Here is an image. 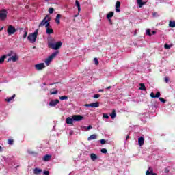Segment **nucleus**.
Segmentation results:
<instances>
[{"label":"nucleus","mask_w":175,"mask_h":175,"mask_svg":"<svg viewBox=\"0 0 175 175\" xmlns=\"http://www.w3.org/2000/svg\"><path fill=\"white\" fill-rule=\"evenodd\" d=\"M17 31H24V28L21 27L18 29H16L12 25H8V27L7 29V32L8 35H14V33H16V32H17Z\"/></svg>","instance_id":"f257e3e1"},{"label":"nucleus","mask_w":175,"mask_h":175,"mask_svg":"<svg viewBox=\"0 0 175 175\" xmlns=\"http://www.w3.org/2000/svg\"><path fill=\"white\" fill-rule=\"evenodd\" d=\"M38 33V30H36L34 33L29 34L27 39L30 41V43H35L36 42Z\"/></svg>","instance_id":"f03ea898"},{"label":"nucleus","mask_w":175,"mask_h":175,"mask_svg":"<svg viewBox=\"0 0 175 175\" xmlns=\"http://www.w3.org/2000/svg\"><path fill=\"white\" fill-rule=\"evenodd\" d=\"M58 54H59V51H56L54 53H53L49 57H48V58L45 60L46 64H47V65L49 64L50 62H51V61H53V59H54V58H55V57H57V55H58Z\"/></svg>","instance_id":"7ed1b4c3"},{"label":"nucleus","mask_w":175,"mask_h":175,"mask_svg":"<svg viewBox=\"0 0 175 175\" xmlns=\"http://www.w3.org/2000/svg\"><path fill=\"white\" fill-rule=\"evenodd\" d=\"M8 18V11L5 9H3L0 11V20L3 21Z\"/></svg>","instance_id":"20e7f679"},{"label":"nucleus","mask_w":175,"mask_h":175,"mask_svg":"<svg viewBox=\"0 0 175 175\" xmlns=\"http://www.w3.org/2000/svg\"><path fill=\"white\" fill-rule=\"evenodd\" d=\"M61 47H62V42L61 41H58L55 44L51 45V49L53 50H59Z\"/></svg>","instance_id":"39448f33"},{"label":"nucleus","mask_w":175,"mask_h":175,"mask_svg":"<svg viewBox=\"0 0 175 175\" xmlns=\"http://www.w3.org/2000/svg\"><path fill=\"white\" fill-rule=\"evenodd\" d=\"M49 18H50V15H46L44 19L41 21V23L39 24L38 27L40 28V27H44L46 24H47V22L49 21Z\"/></svg>","instance_id":"423d86ee"},{"label":"nucleus","mask_w":175,"mask_h":175,"mask_svg":"<svg viewBox=\"0 0 175 175\" xmlns=\"http://www.w3.org/2000/svg\"><path fill=\"white\" fill-rule=\"evenodd\" d=\"M72 118L74 121L77 122H79V121H82V120H84V117L81 115H73Z\"/></svg>","instance_id":"0eeeda50"},{"label":"nucleus","mask_w":175,"mask_h":175,"mask_svg":"<svg viewBox=\"0 0 175 175\" xmlns=\"http://www.w3.org/2000/svg\"><path fill=\"white\" fill-rule=\"evenodd\" d=\"M58 103H59V99L51 100L49 102V106H51V107H55V106H57V105H58Z\"/></svg>","instance_id":"6e6552de"},{"label":"nucleus","mask_w":175,"mask_h":175,"mask_svg":"<svg viewBox=\"0 0 175 175\" xmlns=\"http://www.w3.org/2000/svg\"><path fill=\"white\" fill-rule=\"evenodd\" d=\"M35 68L36 70H42V69H44V68H46V66L44 65V63H40L38 64H36Z\"/></svg>","instance_id":"1a4fd4ad"},{"label":"nucleus","mask_w":175,"mask_h":175,"mask_svg":"<svg viewBox=\"0 0 175 175\" xmlns=\"http://www.w3.org/2000/svg\"><path fill=\"white\" fill-rule=\"evenodd\" d=\"M85 106L86 107H99V103L96 102L91 104H85Z\"/></svg>","instance_id":"9d476101"},{"label":"nucleus","mask_w":175,"mask_h":175,"mask_svg":"<svg viewBox=\"0 0 175 175\" xmlns=\"http://www.w3.org/2000/svg\"><path fill=\"white\" fill-rule=\"evenodd\" d=\"M73 116H72V118L70 117H68L66 119V123L68 124V125H73Z\"/></svg>","instance_id":"9b49d317"},{"label":"nucleus","mask_w":175,"mask_h":175,"mask_svg":"<svg viewBox=\"0 0 175 175\" xmlns=\"http://www.w3.org/2000/svg\"><path fill=\"white\" fill-rule=\"evenodd\" d=\"M57 42L55 41V39L54 38H49L48 39V47L51 49V44H55Z\"/></svg>","instance_id":"f8f14e48"},{"label":"nucleus","mask_w":175,"mask_h":175,"mask_svg":"<svg viewBox=\"0 0 175 175\" xmlns=\"http://www.w3.org/2000/svg\"><path fill=\"white\" fill-rule=\"evenodd\" d=\"M13 61V62H16V61H18V57L17 55L12 56L11 57L8 59V62Z\"/></svg>","instance_id":"ddd939ff"},{"label":"nucleus","mask_w":175,"mask_h":175,"mask_svg":"<svg viewBox=\"0 0 175 175\" xmlns=\"http://www.w3.org/2000/svg\"><path fill=\"white\" fill-rule=\"evenodd\" d=\"M42 170L40 168L36 167L33 169V174L35 175H39L40 173H42Z\"/></svg>","instance_id":"4468645a"},{"label":"nucleus","mask_w":175,"mask_h":175,"mask_svg":"<svg viewBox=\"0 0 175 175\" xmlns=\"http://www.w3.org/2000/svg\"><path fill=\"white\" fill-rule=\"evenodd\" d=\"M51 159V155L50 154H46L42 158V161H44V162H49V161H50Z\"/></svg>","instance_id":"2eb2a0df"},{"label":"nucleus","mask_w":175,"mask_h":175,"mask_svg":"<svg viewBox=\"0 0 175 175\" xmlns=\"http://www.w3.org/2000/svg\"><path fill=\"white\" fill-rule=\"evenodd\" d=\"M138 144L139 146H143V144H144V137H140L138 139Z\"/></svg>","instance_id":"dca6fc26"},{"label":"nucleus","mask_w":175,"mask_h":175,"mask_svg":"<svg viewBox=\"0 0 175 175\" xmlns=\"http://www.w3.org/2000/svg\"><path fill=\"white\" fill-rule=\"evenodd\" d=\"M137 3L139 8H143L144 5H146V2H143L142 0H137Z\"/></svg>","instance_id":"f3484780"},{"label":"nucleus","mask_w":175,"mask_h":175,"mask_svg":"<svg viewBox=\"0 0 175 175\" xmlns=\"http://www.w3.org/2000/svg\"><path fill=\"white\" fill-rule=\"evenodd\" d=\"M152 173H154V170L152 167H149L148 170H147L146 172V175H151Z\"/></svg>","instance_id":"a211bd4d"},{"label":"nucleus","mask_w":175,"mask_h":175,"mask_svg":"<svg viewBox=\"0 0 175 175\" xmlns=\"http://www.w3.org/2000/svg\"><path fill=\"white\" fill-rule=\"evenodd\" d=\"M62 17V15L58 14L57 16H56V18L55 19V23H57V24H60L61 22L59 21L60 18Z\"/></svg>","instance_id":"6ab92c4d"},{"label":"nucleus","mask_w":175,"mask_h":175,"mask_svg":"<svg viewBox=\"0 0 175 175\" xmlns=\"http://www.w3.org/2000/svg\"><path fill=\"white\" fill-rule=\"evenodd\" d=\"M90 159L92 161H96V159H98V156H96V154L94 153H92L90 154Z\"/></svg>","instance_id":"aec40b11"},{"label":"nucleus","mask_w":175,"mask_h":175,"mask_svg":"<svg viewBox=\"0 0 175 175\" xmlns=\"http://www.w3.org/2000/svg\"><path fill=\"white\" fill-rule=\"evenodd\" d=\"M139 86L140 88H139V90H141V91H147V89L146 88V85H144V83H140Z\"/></svg>","instance_id":"412c9836"},{"label":"nucleus","mask_w":175,"mask_h":175,"mask_svg":"<svg viewBox=\"0 0 175 175\" xmlns=\"http://www.w3.org/2000/svg\"><path fill=\"white\" fill-rule=\"evenodd\" d=\"M46 33H47V35H51V34H53V33H54V30H53V29L52 28H47L46 29Z\"/></svg>","instance_id":"4be33fe9"},{"label":"nucleus","mask_w":175,"mask_h":175,"mask_svg":"<svg viewBox=\"0 0 175 175\" xmlns=\"http://www.w3.org/2000/svg\"><path fill=\"white\" fill-rule=\"evenodd\" d=\"M75 5L78 8V13H80L81 8H80V2L78 0L75 1Z\"/></svg>","instance_id":"5701e85b"},{"label":"nucleus","mask_w":175,"mask_h":175,"mask_svg":"<svg viewBox=\"0 0 175 175\" xmlns=\"http://www.w3.org/2000/svg\"><path fill=\"white\" fill-rule=\"evenodd\" d=\"M16 98V94H13L12 96L5 98V102H12V100Z\"/></svg>","instance_id":"b1692460"},{"label":"nucleus","mask_w":175,"mask_h":175,"mask_svg":"<svg viewBox=\"0 0 175 175\" xmlns=\"http://www.w3.org/2000/svg\"><path fill=\"white\" fill-rule=\"evenodd\" d=\"M97 136L95 134H93L92 135H90L88 138V140L90 141V140H96Z\"/></svg>","instance_id":"393cba45"},{"label":"nucleus","mask_w":175,"mask_h":175,"mask_svg":"<svg viewBox=\"0 0 175 175\" xmlns=\"http://www.w3.org/2000/svg\"><path fill=\"white\" fill-rule=\"evenodd\" d=\"M169 27H170V28H175V21H170L169 23Z\"/></svg>","instance_id":"a878e982"},{"label":"nucleus","mask_w":175,"mask_h":175,"mask_svg":"<svg viewBox=\"0 0 175 175\" xmlns=\"http://www.w3.org/2000/svg\"><path fill=\"white\" fill-rule=\"evenodd\" d=\"M110 116L111 117L112 119L116 118L117 117V114L116 113V110H113L111 113L110 114Z\"/></svg>","instance_id":"bb28decb"},{"label":"nucleus","mask_w":175,"mask_h":175,"mask_svg":"<svg viewBox=\"0 0 175 175\" xmlns=\"http://www.w3.org/2000/svg\"><path fill=\"white\" fill-rule=\"evenodd\" d=\"M51 21V17L49 16V18H48V22L46 23V24L45 25V28H50V21Z\"/></svg>","instance_id":"cd10ccee"},{"label":"nucleus","mask_w":175,"mask_h":175,"mask_svg":"<svg viewBox=\"0 0 175 175\" xmlns=\"http://www.w3.org/2000/svg\"><path fill=\"white\" fill-rule=\"evenodd\" d=\"M114 16V12H110L107 15V18H111Z\"/></svg>","instance_id":"c85d7f7f"},{"label":"nucleus","mask_w":175,"mask_h":175,"mask_svg":"<svg viewBox=\"0 0 175 175\" xmlns=\"http://www.w3.org/2000/svg\"><path fill=\"white\" fill-rule=\"evenodd\" d=\"M5 59H6V55H3V56L0 58V64H3V62H5Z\"/></svg>","instance_id":"c756f323"},{"label":"nucleus","mask_w":175,"mask_h":175,"mask_svg":"<svg viewBox=\"0 0 175 175\" xmlns=\"http://www.w3.org/2000/svg\"><path fill=\"white\" fill-rule=\"evenodd\" d=\"M60 100H67L68 96H62L59 97Z\"/></svg>","instance_id":"7c9ffc66"},{"label":"nucleus","mask_w":175,"mask_h":175,"mask_svg":"<svg viewBox=\"0 0 175 175\" xmlns=\"http://www.w3.org/2000/svg\"><path fill=\"white\" fill-rule=\"evenodd\" d=\"M50 94L51 95H57V94H58V90H55V91L51 90Z\"/></svg>","instance_id":"2f4dec72"},{"label":"nucleus","mask_w":175,"mask_h":175,"mask_svg":"<svg viewBox=\"0 0 175 175\" xmlns=\"http://www.w3.org/2000/svg\"><path fill=\"white\" fill-rule=\"evenodd\" d=\"M83 129H88V131H90V129H92V126L89 125L88 127L85 126H83Z\"/></svg>","instance_id":"473e14b6"},{"label":"nucleus","mask_w":175,"mask_h":175,"mask_svg":"<svg viewBox=\"0 0 175 175\" xmlns=\"http://www.w3.org/2000/svg\"><path fill=\"white\" fill-rule=\"evenodd\" d=\"M8 143L10 146H12V145H13V144L14 143V140L10 139L8 140Z\"/></svg>","instance_id":"72a5a7b5"},{"label":"nucleus","mask_w":175,"mask_h":175,"mask_svg":"<svg viewBox=\"0 0 175 175\" xmlns=\"http://www.w3.org/2000/svg\"><path fill=\"white\" fill-rule=\"evenodd\" d=\"M49 12L50 14H53V13H54V8H53L51 7L49 8Z\"/></svg>","instance_id":"f704fd0d"},{"label":"nucleus","mask_w":175,"mask_h":175,"mask_svg":"<svg viewBox=\"0 0 175 175\" xmlns=\"http://www.w3.org/2000/svg\"><path fill=\"white\" fill-rule=\"evenodd\" d=\"M25 33H24V35H23V39H25V38H27V36H28V30H25Z\"/></svg>","instance_id":"c9c22d12"},{"label":"nucleus","mask_w":175,"mask_h":175,"mask_svg":"<svg viewBox=\"0 0 175 175\" xmlns=\"http://www.w3.org/2000/svg\"><path fill=\"white\" fill-rule=\"evenodd\" d=\"M29 154H30V155H38V152L34 151H29Z\"/></svg>","instance_id":"e433bc0d"},{"label":"nucleus","mask_w":175,"mask_h":175,"mask_svg":"<svg viewBox=\"0 0 175 175\" xmlns=\"http://www.w3.org/2000/svg\"><path fill=\"white\" fill-rule=\"evenodd\" d=\"M100 151H101L102 154L107 153V150L106 148H102Z\"/></svg>","instance_id":"4c0bfd02"},{"label":"nucleus","mask_w":175,"mask_h":175,"mask_svg":"<svg viewBox=\"0 0 175 175\" xmlns=\"http://www.w3.org/2000/svg\"><path fill=\"white\" fill-rule=\"evenodd\" d=\"M121 7V2L117 1L116 3V8H120Z\"/></svg>","instance_id":"58836bf2"},{"label":"nucleus","mask_w":175,"mask_h":175,"mask_svg":"<svg viewBox=\"0 0 175 175\" xmlns=\"http://www.w3.org/2000/svg\"><path fill=\"white\" fill-rule=\"evenodd\" d=\"M146 35H148V36H151V30H150V29H148L146 30Z\"/></svg>","instance_id":"ea45409f"},{"label":"nucleus","mask_w":175,"mask_h":175,"mask_svg":"<svg viewBox=\"0 0 175 175\" xmlns=\"http://www.w3.org/2000/svg\"><path fill=\"white\" fill-rule=\"evenodd\" d=\"M94 60L95 65H99V61L98 60V58L95 57Z\"/></svg>","instance_id":"a19ab883"},{"label":"nucleus","mask_w":175,"mask_h":175,"mask_svg":"<svg viewBox=\"0 0 175 175\" xmlns=\"http://www.w3.org/2000/svg\"><path fill=\"white\" fill-rule=\"evenodd\" d=\"M13 54V51H11L10 53H8L7 55H6V58H8V57H12Z\"/></svg>","instance_id":"79ce46f5"},{"label":"nucleus","mask_w":175,"mask_h":175,"mask_svg":"<svg viewBox=\"0 0 175 175\" xmlns=\"http://www.w3.org/2000/svg\"><path fill=\"white\" fill-rule=\"evenodd\" d=\"M103 118H106L107 120H108L109 115L107 113H103Z\"/></svg>","instance_id":"37998d69"},{"label":"nucleus","mask_w":175,"mask_h":175,"mask_svg":"<svg viewBox=\"0 0 175 175\" xmlns=\"http://www.w3.org/2000/svg\"><path fill=\"white\" fill-rule=\"evenodd\" d=\"M160 102H162L163 103H165L166 100H165L163 98L160 97L159 98Z\"/></svg>","instance_id":"c03bdc74"},{"label":"nucleus","mask_w":175,"mask_h":175,"mask_svg":"<svg viewBox=\"0 0 175 175\" xmlns=\"http://www.w3.org/2000/svg\"><path fill=\"white\" fill-rule=\"evenodd\" d=\"M172 47V46L167 44H165L164 45V49H170Z\"/></svg>","instance_id":"a18cd8bd"},{"label":"nucleus","mask_w":175,"mask_h":175,"mask_svg":"<svg viewBox=\"0 0 175 175\" xmlns=\"http://www.w3.org/2000/svg\"><path fill=\"white\" fill-rule=\"evenodd\" d=\"M161 96V92H157L155 94V98H159Z\"/></svg>","instance_id":"49530a36"},{"label":"nucleus","mask_w":175,"mask_h":175,"mask_svg":"<svg viewBox=\"0 0 175 175\" xmlns=\"http://www.w3.org/2000/svg\"><path fill=\"white\" fill-rule=\"evenodd\" d=\"M100 97V94H94V99H98V98Z\"/></svg>","instance_id":"de8ad7c7"},{"label":"nucleus","mask_w":175,"mask_h":175,"mask_svg":"<svg viewBox=\"0 0 175 175\" xmlns=\"http://www.w3.org/2000/svg\"><path fill=\"white\" fill-rule=\"evenodd\" d=\"M43 174L44 175H50V172H49V171H44L43 172Z\"/></svg>","instance_id":"09e8293b"},{"label":"nucleus","mask_w":175,"mask_h":175,"mask_svg":"<svg viewBox=\"0 0 175 175\" xmlns=\"http://www.w3.org/2000/svg\"><path fill=\"white\" fill-rule=\"evenodd\" d=\"M164 81H165V83H169V78H168V77H165L164 78Z\"/></svg>","instance_id":"8fccbe9b"},{"label":"nucleus","mask_w":175,"mask_h":175,"mask_svg":"<svg viewBox=\"0 0 175 175\" xmlns=\"http://www.w3.org/2000/svg\"><path fill=\"white\" fill-rule=\"evenodd\" d=\"M100 143L101 144H106V141L105 139H101V140H100Z\"/></svg>","instance_id":"3c124183"},{"label":"nucleus","mask_w":175,"mask_h":175,"mask_svg":"<svg viewBox=\"0 0 175 175\" xmlns=\"http://www.w3.org/2000/svg\"><path fill=\"white\" fill-rule=\"evenodd\" d=\"M116 12L117 13H120V12H121V9H120V8H116Z\"/></svg>","instance_id":"603ef678"},{"label":"nucleus","mask_w":175,"mask_h":175,"mask_svg":"<svg viewBox=\"0 0 175 175\" xmlns=\"http://www.w3.org/2000/svg\"><path fill=\"white\" fill-rule=\"evenodd\" d=\"M150 97L151 98H156L155 97V94H154V92L150 93Z\"/></svg>","instance_id":"864d4df0"},{"label":"nucleus","mask_w":175,"mask_h":175,"mask_svg":"<svg viewBox=\"0 0 175 175\" xmlns=\"http://www.w3.org/2000/svg\"><path fill=\"white\" fill-rule=\"evenodd\" d=\"M108 20H109V21L111 25L113 24V22L111 21V19H110V18H108Z\"/></svg>","instance_id":"5fc2aeb1"},{"label":"nucleus","mask_w":175,"mask_h":175,"mask_svg":"<svg viewBox=\"0 0 175 175\" xmlns=\"http://www.w3.org/2000/svg\"><path fill=\"white\" fill-rule=\"evenodd\" d=\"M155 33H157V31H152V35H155Z\"/></svg>","instance_id":"6e6d98bb"},{"label":"nucleus","mask_w":175,"mask_h":175,"mask_svg":"<svg viewBox=\"0 0 175 175\" xmlns=\"http://www.w3.org/2000/svg\"><path fill=\"white\" fill-rule=\"evenodd\" d=\"M98 92H103V90H102V89L99 90Z\"/></svg>","instance_id":"4d7b16f0"},{"label":"nucleus","mask_w":175,"mask_h":175,"mask_svg":"<svg viewBox=\"0 0 175 175\" xmlns=\"http://www.w3.org/2000/svg\"><path fill=\"white\" fill-rule=\"evenodd\" d=\"M153 16H154V17H155V16H157V12H154Z\"/></svg>","instance_id":"13d9d810"},{"label":"nucleus","mask_w":175,"mask_h":175,"mask_svg":"<svg viewBox=\"0 0 175 175\" xmlns=\"http://www.w3.org/2000/svg\"><path fill=\"white\" fill-rule=\"evenodd\" d=\"M0 152H2V146H0Z\"/></svg>","instance_id":"bf43d9fd"},{"label":"nucleus","mask_w":175,"mask_h":175,"mask_svg":"<svg viewBox=\"0 0 175 175\" xmlns=\"http://www.w3.org/2000/svg\"><path fill=\"white\" fill-rule=\"evenodd\" d=\"M110 88H111V86H109L107 88V90H110Z\"/></svg>","instance_id":"052dcab7"},{"label":"nucleus","mask_w":175,"mask_h":175,"mask_svg":"<svg viewBox=\"0 0 175 175\" xmlns=\"http://www.w3.org/2000/svg\"><path fill=\"white\" fill-rule=\"evenodd\" d=\"M128 139H129V135H127V136L126 137V139L128 140Z\"/></svg>","instance_id":"680f3d73"},{"label":"nucleus","mask_w":175,"mask_h":175,"mask_svg":"<svg viewBox=\"0 0 175 175\" xmlns=\"http://www.w3.org/2000/svg\"><path fill=\"white\" fill-rule=\"evenodd\" d=\"M152 175H158L157 173H154V172H152Z\"/></svg>","instance_id":"e2e57ef3"},{"label":"nucleus","mask_w":175,"mask_h":175,"mask_svg":"<svg viewBox=\"0 0 175 175\" xmlns=\"http://www.w3.org/2000/svg\"><path fill=\"white\" fill-rule=\"evenodd\" d=\"M79 15L76 14V15H74V17L76 18Z\"/></svg>","instance_id":"0e129e2a"},{"label":"nucleus","mask_w":175,"mask_h":175,"mask_svg":"<svg viewBox=\"0 0 175 175\" xmlns=\"http://www.w3.org/2000/svg\"><path fill=\"white\" fill-rule=\"evenodd\" d=\"M3 27H1V29H0V31H3Z\"/></svg>","instance_id":"69168bd1"},{"label":"nucleus","mask_w":175,"mask_h":175,"mask_svg":"<svg viewBox=\"0 0 175 175\" xmlns=\"http://www.w3.org/2000/svg\"><path fill=\"white\" fill-rule=\"evenodd\" d=\"M53 84H57V83H51L50 85H53Z\"/></svg>","instance_id":"338daca9"},{"label":"nucleus","mask_w":175,"mask_h":175,"mask_svg":"<svg viewBox=\"0 0 175 175\" xmlns=\"http://www.w3.org/2000/svg\"><path fill=\"white\" fill-rule=\"evenodd\" d=\"M50 0H45V2H49Z\"/></svg>","instance_id":"774afa93"}]
</instances>
